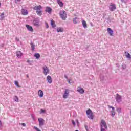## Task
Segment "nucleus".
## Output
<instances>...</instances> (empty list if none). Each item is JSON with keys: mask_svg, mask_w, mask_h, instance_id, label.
<instances>
[{"mask_svg": "<svg viewBox=\"0 0 131 131\" xmlns=\"http://www.w3.org/2000/svg\"><path fill=\"white\" fill-rule=\"evenodd\" d=\"M41 9H42L41 5H37L33 7V10L36 11V14L38 15L39 17L42 16V11H41Z\"/></svg>", "mask_w": 131, "mask_h": 131, "instance_id": "nucleus-1", "label": "nucleus"}, {"mask_svg": "<svg viewBox=\"0 0 131 131\" xmlns=\"http://www.w3.org/2000/svg\"><path fill=\"white\" fill-rule=\"evenodd\" d=\"M86 113L89 119H94V116L91 109L89 108L86 111Z\"/></svg>", "mask_w": 131, "mask_h": 131, "instance_id": "nucleus-2", "label": "nucleus"}, {"mask_svg": "<svg viewBox=\"0 0 131 131\" xmlns=\"http://www.w3.org/2000/svg\"><path fill=\"white\" fill-rule=\"evenodd\" d=\"M60 15L62 20H66V18H67V14H66V12L65 11H61L60 12Z\"/></svg>", "mask_w": 131, "mask_h": 131, "instance_id": "nucleus-3", "label": "nucleus"}, {"mask_svg": "<svg viewBox=\"0 0 131 131\" xmlns=\"http://www.w3.org/2000/svg\"><path fill=\"white\" fill-rule=\"evenodd\" d=\"M100 126L101 128H105V129H107V128H108V127H107V124L106 123V122L104 121V120H101L100 123Z\"/></svg>", "mask_w": 131, "mask_h": 131, "instance_id": "nucleus-4", "label": "nucleus"}, {"mask_svg": "<svg viewBox=\"0 0 131 131\" xmlns=\"http://www.w3.org/2000/svg\"><path fill=\"white\" fill-rule=\"evenodd\" d=\"M108 108L109 109H112V111H111V115L113 117H114V116L115 115V108H114V107L108 105Z\"/></svg>", "mask_w": 131, "mask_h": 131, "instance_id": "nucleus-5", "label": "nucleus"}, {"mask_svg": "<svg viewBox=\"0 0 131 131\" xmlns=\"http://www.w3.org/2000/svg\"><path fill=\"white\" fill-rule=\"evenodd\" d=\"M33 24L34 26H36L37 27H38L39 26V19L38 18H35L33 20Z\"/></svg>", "mask_w": 131, "mask_h": 131, "instance_id": "nucleus-6", "label": "nucleus"}, {"mask_svg": "<svg viewBox=\"0 0 131 131\" xmlns=\"http://www.w3.org/2000/svg\"><path fill=\"white\" fill-rule=\"evenodd\" d=\"M39 126H42L45 124V120L42 118H39L38 119Z\"/></svg>", "mask_w": 131, "mask_h": 131, "instance_id": "nucleus-7", "label": "nucleus"}, {"mask_svg": "<svg viewBox=\"0 0 131 131\" xmlns=\"http://www.w3.org/2000/svg\"><path fill=\"white\" fill-rule=\"evenodd\" d=\"M68 96H69V90L67 89H66L64 94L63 96V99H67V98H68Z\"/></svg>", "mask_w": 131, "mask_h": 131, "instance_id": "nucleus-8", "label": "nucleus"}, {"mask_svg": "<svg viewBox=\"0 0 131 131\" xmlns=\"http://www.w3.org/2000/svg\"><path fill=\"white\" fill-rule=\"evenodd\" d=\"M42 69L43 70V73L45 75H47L48 73H49V68H47V66H44L42 67Z\"/></svg>", "mask_w": 131, "mask_h": 131, "instance_id": "nucleus-9", "label": "nucleus"}, {"mask_svg": "<svg viewBox=\"0 0 131 131\" xmlns=\"http://www.w3.org/2000/svg\"><path fill=\"white\" fill-rule=\"evenodd\" d=\"M114 10H116V5L115 4H112L110 6V10L113 12Z\"/></svg>", "mask_w": 131, "mask_h": 131, "instance_id": "nucleus-10", "label": "nucleus"}, {"mask_svg": "<svg viewBox=\"0 0 131 131\" xmlns=\"http://www.w3.org/2000/svg\"><path fill=\"white\" fill-rule=\"evenodd\" d=\"M77 92L79 93L80 94H84V90H83V88H81V87H77Z\"/></svg>", "mask_w": 131, "mask_h": 131, "instance_id": "nucleus-11", "label": "nucleus"}, {"mask_svg": "<svg viewBox=\"0 0 131 131\" xmlns=\"http://www.w3.org/2000/svg\"><path fill=\"white\" fill-rule=\"evenodd\" d=\"M26 27L29 31H31V32H33V28H32V27L31 26H29V25H26Z\"/></svg>", "mask_w": 131, "mask_h": 131, "instance_id": "nucleus-12", "label": "nucleus"}, {"mask_svg": "<svg viewBox=\"0 0 131 131\" xmlns=\"http://www.w3.org/2000/svg\"><path fill=\"white\" fill-rule=\"evenodd\" d=\"M116 100L118 103H120V102H121V96L119 94H117Z\"/></svg>", "mask_w": 131, "mask_h": 131, "instance_id": "nucleus-13", "label": "nucleus"}, {"mask_svg": "<svg viewBox=\"0 0 131 131\" xmlns=\"http://www.w3.org/2000/svg\"><path fill=\"white\" fill-rule=\"evenodd\" d=\"M45 12L49 13V14H51V13H52V8L47 6L46 8Z\"/></svg>", "mask_w": 131, "mask_h": 131, "instance_id": "nucleus-14", "label": "nucleus"}, {"mask_svg": "<svg viewBox=\"0 0 131 131\" xmlns=\"http://www.w3.org/2000/svg\"><path fill=\"white\" fill-rule=\"evenodd\" d=\"M107 32L109 33V34L111 36H113V30H112V29H111V28H107Z\"/></svg>", "mask_w": 131, "mask_h": 131, "instance_id": "nucleus-15", "label": "nucleus"}, {"mask_svg": "<svg viewBox=\"0 0 131 131\" xmlns=\"http://www.w3.org/2000/svg\"><path fill=\"white\" fill-rule=\"evenodd\" d=\"M16 56L18 58H21L23 56V53L21 51H17Z\"/></svg>", "mask_w": 131, "mask_h": 131, "instance_id": "nucleus-16", "label": "nucleus"}, {"mask_svg": "<svg viewBox=\"0 0 131 131\" xmlns=\"http://www.w3.org/2000/svg\"><path fill=\"white\" fill-rule=\"evenodd\" d=\"M21 14L24 16H27L28 14V12L25 9H21Z\"/></svg>", "mask_w": 131, "mask_h": 131, "instance_id": "nucleus-17", "label": "nucleus"}, {"mask_svg": "<svg viewBox=\"0 0 131 131\" xmlns=\"http://www.w3.org/2000/svg\"><path fill=\"white\" fill-rule=\"evenodd\" d=\"M38 94L39 97H40V98H42V97H43V92L41 91V90H39Z\"/></svg>", "mask_w": 131, "mask_h": 131, "instance_id": "nucleus-18", "label": "nucleus"}, {"mask_svg": "<svg viewBox=\"0 0 131 131\" xmlns=\"http://www.w3.org/2000/svg\"><path fill=\"white\" fill-rule=\"evenodd\" d=\"M57 4H58L59 6L61 8H63V6H64V4H63V2L61 1V0H57Z\"/></svg>", "mask_w": 131, "mask_h": 131, "instance_id": "nucleus-19", "label": "nucleus"}, {"mask_svg": "<svg viewBox=\"0 0 131 131\" xmlns=\"http://www.w3.org/2000/svg\"><path fill=\"white\" fill-rule=\"evenodd\" d=\"M47 81L49 83H52L53 82V80L52 79V77H51V76H47Z\"/></svg>", "mask_w": 131, "mask_h": 131, "instance_id": "nucleus-20", "label": "nucleus"}, {"mask_svg": "<svg viewBox=\"0 0 131 131\" xmlns=\"http://www.w3.org/2000/svg\"><path fill=\"white\" fill-rule=\"evenodd\" d=\"M4 18H5V13L3 12L0 15V20H4Z\"/></svg>", "mask_w": 131, "mask_h": 131, "instance_id": "nucleus-21", "label": "nucleus"}, {"mask_svg": "<svg viewBox=\"0 0 131 131\" xmlns=\"http://www.w3.org/2000/svg\"><path fill=\"white\" fill-rule=\"evenodd\" d=\"M82 23V26L84 27V28H86L88 27V26L86 25V21H85V20H83Z\"/></svg>", "mask_w": 131, "mask_h": 131, "instance_id": "nucleus-22", "label": "nucleus"}, {"mask_svg": "<svg viewBox=\"0 0 131 131\" xmlns=\"http://www.w3.org/2000/svg\"><path fill=\"white\" fill-rule=\"evenodd\" d=\"M57 32H63L64 31V29L61 27L58 28L57 29Z\"/></svg>", "mask_w": 131, "mask_h": 131, "instance_id": "nucleus-23", "label": "nucleus"}, {"mask_svg": "<svg viewBox=\"0 0 131 131\" xmlns=\"http://www.w3.org/2000/svg\"><path fill=\"white\" fill-rule=\"evenodd\" d=\"M125 56H126V58H128V59H130L131 55L129 53H128V52H125Z\"/></svg>", "mask_w": 131, "mask_h": 131, "instance_id": "nucleus-24", "label": "nucleus"}, {"mask_svg": "<svg viewBox=\"0 0 131 131\" xmlns=\"http://www.w3.org/2000/svg\"><path fill=\"white\" fill-rule=\"evenodd\" d=\"M34 57H35L36 59H39L40 58V55L39 53H35L34 55Z\"/></svg>", "mask_w": 131, "mask_h": 131, "instance_id": "nucleus-25", "label": "nucleus"}, {"mask_svg": "<svg viewBox=\"0 0 131 131\" xmlns=\"http://www.w3.org/2000/svg\"><path fill=\"white\" fill-rule=\"evenodd\" d=\"M51 24L52 27L53 28L56 27V25H55V21H54V20L51 19Z\"/></svg>", "mask_w": 131, "mask_h": 131, "instance_id": "nucleus-26", "label": "nucleus"}, {"mask_svg": "<svg viewBox=\"0 0 131 131\" xmlns=\"http://www.w3.org/2000/svg\"><path fill=\"white\" fill-rule=\"evenodd\" d=\"M31 47L32 51L33 52L35 48V45H34L33 43H31Z\"/></svg>", "mask_w": 131, "mask_h": 131, "instance_id": "nucleus-27", "label": "nucleus"}, {"mask_svg": "<svg viewBox=\"0 0 131 131\" xmlns=\"http://www.w3.org/2000/svg\"><path fill=\"white\" fill-rule=\"evenodd\" d=\"M14 84L16 86H17V88H20V85L19 84V82L18 81H15Z\"/></svg>", "mask_w": 131, "mask_h": 131, "instance_id": "nucleus-28", "label": "nucleus"}, {"mask_svg": "<svg viewBox=\"0 0 131 131\" xmlns=\"http://www.w3.org/2000/svg\"><path fill=\"white\" fill-rule=\"evenodd\" d=\"M14 100L15 102H19V98L17 96H15L14 97Z\"/></svg>", "mask_w": 131, "mask_h": 131, "instance_id": "nucleus-29", "label": "nucleus"}, {"mask_svg": "<svg viewBox=\"0 0 131 131\" xmlns=\"http://www.w3.org/2000/svg\"><path fill=\"white\" fill-rule=\"evenodd\" d=\"M117 111L119 113H121V108H117Z\"/></svg>", "mask_w": 131, "mask_h": 131, "instance_id": "nucleus-30", "label": "nucleus"}, {"mask_svg": "<svg viewBox=\"0 0 131 131\" xmlns=\"http://www.w3.org/2000/svg\"><path fill=\"white\" fill-rule=\"evenodd\" d=\"M73 22L74 23V24H76L77 23V21H76V18L73 19Z\"/></svg>", "mask_w": 131, "mask_h": 131, "instance_id": "nucleus-31", "label": "nucleus"}, {"mask_svg": "<svg viewBox=\"0 0 131 131\" xmlns=\"http://www.w3.org/2000/svg\"><path fill=\"white\" fill-rule=\"evenodd\" d=\"M34 129H35V130H36V131H41V130H39V129H38V128H37V127L34 126Z\"/></svg>", "mask_w": 131, "mask_h": 131, "instance_id": "nucleus-32", "label": "nucleus"}, {"mask_svg": "<svg viewBox=\"0 0 131 131\" xmlns=\"http://www.w3.org/2000/svg\"><path fill=\"white\" fill-rule=\"evenodd\" d=\"M72 123L73 124L74 126H75V122L74 120H72Z\"/></svg>", "mask_w": 131, "mask_h": 131, "instance_id": "nucleus-33", "label": "nucleus"}, {"mask_svg": "<svg viewBox=\"0 0 131 131\" xmlns=\"http://www.w3.org/2000/svg\"><path fill=\"white\" fill-rule=\"evenodd\" d=\"M85 128L86 131H89V127L87 125H85Z\"/></svg>", "mask_w": 131, "mask_h": 131, "instance_id": "nucleus-34", "label": "nucleus"}, {"mask_svg": "<svg viewBox=\"0 0 131 131\" xmlns=\"http://www.w3.org/2000/svg\"><path fill=\"white\" fill-rule=\"evenodd\" d=\"M40 111H41V113H43V112H46V110L43 109H41Z\"/></svg>", "mask_w": 131, "mask_h": 131, "instance_id": "nucleus-35", "label": "nucleus"}, {"mask_svg": "<svg viewBox=\"0 0 131 131\" xmlns=\"http://www.w3.org/2000/svg\"><path fill=\"white\" fill-rule=\"evenodd\" d=\"M45 24L46 25V28H49V24L48 23H45Z\"/></svg>", "mask_w": 131, "mask_h": 131, "instance_id": "nucleus-36", "label": "nucleus"}, {"mask_svg": "<svg viewBox=\"0 0 131 131\" xmlns=\"http://www.w3.org/2000/svg\"><path fill=\"white\" fill-rule=\"evenodd\" d=\"M101 131H106L104 128H101Z\"/></svg>", "mask_w": 131, "mask_h": 131, "instance_id": "nucleus-37", "label": "nucleus"}, {"mask_svg": "<svg viewBox=\"0 0 131 131\" xmlns=\"http://www.w3.org/2000/svg\"><path fill=\"white\" fill-rule=\"evenodd\" d=\"M21 0H15V2L17 4V3H19V2Z\"/></svg>", "mask_w": 131, "mask_h": 131, "instance_id": "nucleus-38", "label": "nucleus"}, {"mask_svg": "<svg viewBox=\"0 0 131 131\" xmlns=\"http://www.w3.org/2000/svg\"><path fill=\"white\" fill-rule=\"evenodd\" d=\"M21 125H23V126H26V124H25L24 123H21Z\"/></svg>", "mask_w": 131, "mask_h": 131, "instance_id": "nucleus-39", "label": "nucleus"}, {"mask_svg": "<svg viewBox=\"0 0 131 131\" xmlns=\"http://www.w3.org/2000/svg\"><path fill=\"white\" fill-rule=\"evenodd\" d=\"M126 0H121V2H122V3H125V1H126Z\"/></svg>", "mask_w": 131, "mask_h": 131, "instance_id": "nucleus-40", "label": "nucleus"}, {"mask_svg": "<svg viewBox=\"0 0 131 131\" xmlns=\"http://www.w3.org/2000/svg\"><path fill=\"white\" fill-rule=\"evenodd\" d=\"M77 124H79V122H78V120H77Z\"/></svg>", "mask_w": 131, "mask_h": 131, "instance_id": "nucleus-41", "label": "nucleus"}, {"mask_svg": "<svg viewBox=\"0 0 131 131\" xmlns=\"http://www.w3.org/2000/svg\"><path fill=\"white\" fill-rule=\"evenodd\" d=\"M26 76H27V77L28 78H29V76L28 75V74H27Z\"/></svg>", "mask_w": 131, "mask_h": 131, "instance_id": "nucleus-42", "label": "nucleus"}, {"mask_svg": "<svg viewBox=\"0 0 131 131\" xmlns=\"http://www.w3.org/2000/svg\"><path fill=\"white\" fill-rule=\"evenodd\" d=\"M0 126H2V122L0 121Z\"/></svg>", "mask_w": 131, "mask_h": 131, "instance_id": "nucleus-43", "label": "nucleus"}, {"mask_svg": "<svg viewBox=\"0 0 131 131\" xmlns=\"http://www.w3.org/2000/svg\"><path fill=\"white\" fill-rule=\"evenodd\" d=\"M27 63H29V62H30V61H29V60H27Z\"/></svg>", "mask_w": 131, "mask_h": 131, "instance_id": "nucleus-44", "label": "nucleus"}, {"mask_svg": "<svg viewBox=\"0 0 131 131\" xmlns=\"http://www.w3.org/2000/svg\"><path fill=\"white\" fill-rule=\"evenodd\" d=\"M16 39H17V41H19V39H17V38H16Z\"/></svg>", "mask_w": 131, "mask_h": 131, "instance_id": "nucleus-45", "label": "nucleus"}, {"mask_svg": "<svg viewBox=\"0 0 131 131\" xmlns=\"http://www.w3.org/2000/svg\"><path fill=\"white\" fill-rule=\"evenodd\" d=\"M68 82H69V83H70V81H69Z\"/></svg>", "mask_w": 131, "mask_h": 131, "instance_id": "nucleus-46", "label": "nucleus"}, {"mask_svg": "<svg viewBox=\"0 0 131 131\" xmlns=\"http://www.w3.org/2000/svg\"><path fill=\"white\" fill-rule=\"evenodd\" d=\"M66 78H67V76H65Z\"/></svg>", "mask_w": 131, "mask_h": 131, "instance_id": "nucleus-47", "label": "nucleus"}]
</instances>
